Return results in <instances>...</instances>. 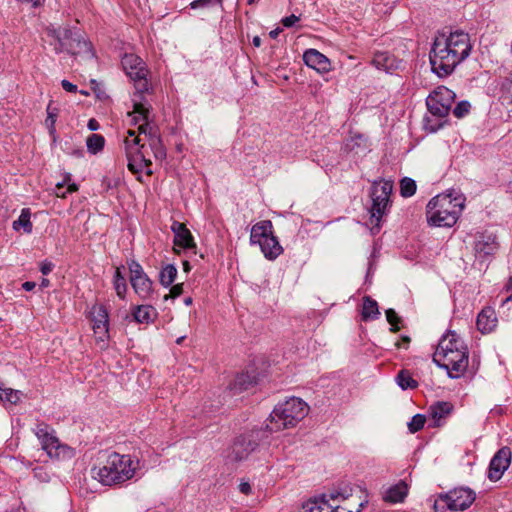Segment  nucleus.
<instances>
[{"label":"nucleus","mask_w":512,"mask_h":512,"mask_svg":"<svg viewBox=\"0 0 512 512\" xmlns=\"http://www.w3.org/2000/svg\"><path fill=\"white\" fill-rule=\"evenodd\" d=\"M471 51L472 43L468 33L461 30L438 32L429 54L431 69L439 77H446L469 57Z\"/></svg>","instance_id":"1"},{"label":"nucleus","mask_w":512,"mask_h":512,"mask_svg":"<svg viewBox=\"0 0 512 512\" xmlns=\"http://www.w3.org/2000/svg\"><path fill=\"white\" fill-rule=\"evenodd\" d=\"M91 469V476L102 485H118L130 480L135 475L139 462L130 455L111 452Z\"/></svg>","instance_id":"2"},{"label":"nucleus","mask_w":512,"mask_h":512,"mask_svg":"<svg viewBox=\"0 0 512 512\" xmlns=\"http://www.w3.org/2000/svg\"><path fill=\"white\" fill-rule=\"evenodd\" d=\"M352 497V488L348 485L333 488L306 501L300 512H361L367 505L368 500L364 499L356 503L355 506L342 504Z\"/></svg>","instance_id":"3"},{"label":"nucleus","mask_w":512,"mask_h":512,"mask_svg":"<svg viewBox=\"0 0 512 512\" xmlns=\"http://www.w3.org/2000/svg\"><path fill=\"white\" fill-rule=\"evenodd\" d=\"M464 198L461 195L439 194L433 197L426 206V217L429 225L436 227H452L464 209Z\"/></svg>","instance_id":"4"},{"label":"nucleus","mask_w":512,"mask_h":512,"mask_svg":"<svg viewBox=\"0 0 512 512\" xmlns=\"http://www.w3.org/2000/svg\"><path fill=\"white\" fill-rule=\"evenodd\" d=\"M46 34L53 39V42L50 44L54 46V51L57 54L67 52L72 55L94 57L91 43L84 38L83 33L79 29L49 26L46 28Z\"/></svg>","instance_id":"5"},{"label":"nucleus","mask_w":512,"mask_h":512,"mask_svg":"<svg viewBox=\"0 0 512 512\" xmlns=\"http://www.w3.org/2000/svg\"><path fill=\"white\" fill-rule=\"evenodd\" d=\"M308 410V405L302 399L291 397L275 406L266 428L275 432L295 427L308 414Z\"/></svg>","instance_id":"6"},{"label":"nucleus","mask_w":512,"mask_h":512,"mask_svg":"<svg viewBox=\"0 0 512 512\" xmlns=\"http://www.w3.org/2000/svg\"><path fill=\"white\" fill-rule=\"evenodd\" d=\"M455 93L445 86L435 88L427 97L426 105L432 116L439 118L433 121L430 117L424 118V128L426 131L434 133L442 126V119L448 116L451 106L455 100Z\"/></svg>","instance_id":"7"},{"label":"nucleus","mask_w":512,"mask_h":512,"mask_svg":"<svg viewBox=\"0 0 512 512\" xmlns=\"http://www.w3.org/2000/svg\"><path fill=\"white\" fill-rule=\"evenodd\" d=\"M475 492L468 487H459L439 494L434 502L435 512L464 511L475 501Z\"/></svg>","instance_id":"8"},{"label":"nucleus","mask_w":512,"mask_h":512,"mask_svg":"<svg viewBox=\"0 0 512 512\" xmlns=\"http://www.w3.org/2000/svg\"><path fill=\"white\" fill-rule=\"evenodd\" d=\"M42 449L50 458L64 460L74 456V450L66 444H62L55 434V430L45 423H39L33 429Z\"/></svg>","instance_id":"9"},{"label":"nucleus","mask_w":512,"mask_h":512,"mask_svg":"<svg viewBox=\"0 0 512 512\" xmlns=\"http://www.w3.org/2000/svg\"><path fill=\"white\" fill-rule=\"evenodd\" d=\"M121 65L126 75L133 81L136 94L142 95L149 91L148 70L145 62L139 56L133 53L125 54L122 57Z\"/></svg>","instance_id":"10"},{"label":"nucleus","mask_w":512,"mask_h":512,"mask_svg":"<svg viewBox=\"0 0 512 512\" xmlns=\"http://www.w3.org/2000/svg\"><path fill=\"white\" fill-rule=\"evenodd\" d=\"M392 189L393 183L389 180L374 182L371 187V222L375 223L377 226L390 206V195L392 193Z\"/></svg>","instance_id":"11"},{"label":"nucleus","mask_w":512,"mask_h":512,"mask_svg":"<svg viewBox=\"0 0 512 512\" xmlns=\"http://www.w3.org/2000/svg\"><path fill=\"white\" fill-rule=\"evenodd\" d=\"M468 355L466 346L463 349L455 346V350L444 353L439 359L433 358V362L440 368L445 369L450 378H459L468 367Z\"/></svg>","instance_id":"12"},{"label":"nucleus","mask_w":512,"mask_h":512,"mask_svg":"<svg viewBox=\"0 0 512 512\" xmlns=\"http://www.w3.org/2000/svg\"><path fill=\"white\" fill-rule=\"evenodd\" d=\"M87 317L92 323L95 340L100 349L107 346L109 338V314L102 304H94L90 307Z\"/></svg>","instance_id":"13"},{"label":"nucleus","mask_w":512,"mask_h":512,"mask_svg":"<svg viewBox=\"0 0 512 512\" xmlns=\"http://www.w3.org/2000/svg\"><path fill=\"white\" fill-rule=\"evenodd\" d=\"M260 431L239 436L231 447L228 458L233 461H242L246 459L258 446Z\"/></svg>","instance_id":"14"},{"label":"nucleus","mask_w":512,"mask_h":512,"mask_svg":"<svg viewBox=\"0 0 512 512\" xmlns=\"http://www.w3.org/2000/svg\"><path fill=\"white\" fill-rule=\"evenodd\" d=\"M512 451L509 447H502L492 457L489 468L488 478L490 481L496 482L501 479L504 472L511 464Z\"/></svg>","instance_id":"15"},{"label":"nucleus","mask_w":512,"mask_h":512,"mask_svg":"<svg viewBox=\"0 0 512 512\" xmlns=\"http://www.w3.org/2000/svg\"><path fill=\"white\" fill-rule=\"evenodd\" d=\"M139 134H144L148 138L149 146L157 160H162L166 157V150L156 128L148 123H144L139 127Z\"/></svg>","instance_id":"16"},{"label":"nucleus","mask_w":512,"mask_h":512,"mask_svg":"<svg viewBox=\"0 0 512 512\" xmlns=\"http://www.w3.org/2000/svg\"><path fill=\"white\" fill-rule=\"evenodd\" d=\"M476 325L482 334L493 332L498 325L496 311L490 306L484 307L477 316Z\"/></svg>","instance_id":"17"},{"label":"nucleus","mask_w":512,"mask_h":512,"mask_svg":"<svg viewBox=\"0 0 512 512\" xmlns=\"http://www.w3.org/2000/svg\"><path fill=\"white\" fill-rule=\"evenodd\" d=\"M171 230L174 233V245L182 249L196 248L193 236L185 224L173 222Z\"/></svg>","instance_id":"18"},{"label":"nucleus","mask_w":512,"mask_h":512,"mask_svg":"<svg viewBox=\"0 0 512 512\" xmlns=\"http://www.w3.org/2000/svg\"><path fill=\"white\" fill-rule=\"evenodd\" d=\"M133 111L127 113L131 125H140L144 123L149 124V115L151 106L148 103L142 102L141 95L139 94V100H133Z\"/></svg>","instance_id":"19"},{"label":"nucleus","mask_w":512,"mask_h":512,"mask_svg":"<svg viewBox=\"0 0 512 512\" xmlns=\"http://www.w3.org/2000/svg\"><path fill=\"white\" fill-rule=\"evenodd\" d=\"M453 405L450 402L438 401L429 408V417L433 427H440L445 423L446 418L451 414Z\"/></svg>","instance_id":"20"},{"label":"nucleus","mask_w":512,"mask_h":512,"mask_svg":"<svg viewBox=\"0 0 512 512\" xmlns=\"http://www.w3.org/2000/svg\"><path fill=\"white\" fill-rule=\"evenodd\" d=\"M455 346L459 349H463L465 344L455 332L449 331L440 339L436 351L433 354V358L439 359L444 353L455 350Z\"/></svg>","instance_id":"21"},{"label":"nucleus","mask_w":512,"mask_h":512,"mask_svg":"<svg viewBox=\"0 0 512 512\" xmlns=\"http://www.w3.org/2000/svg\"><path fill=\"white\" fill-rule=\"evenodd\" d=\"M303 60L308 67L318 72H327L330 70V61L316 49H308L303 54Z\"/></svg>","instance_id":"22"},{"label":"nucleus","mask_w":512,"mask_h":512,"mask_svg":"<svg viewBox=\"0 0 512 512\" xmlns=\"http://www.w3.org/2000/svg\"><path fill=\"white\" fill-rule=\"evenodd\" d=\"M372 64L378 69L391 73L400 67L401 61L394 55L387 52L375 53L372 58Z\"/></svg>","instance_id":"23"},{"label":"nucleus","mask_w":512,"mask_h":512,"mask_svg":"<svg viewBox=\"0 0 512 512\" xmlns=\"http://www.w3.org/2000/svg\"><path fill=\"white\" fill-rule=\"evenodd\" d=\"M259 246L265 258L268 260H275L283 252L282 246L277 237L273 234V229L271 230V234L268 235Z\"/></svg>","instance_id":"24"},{"label":"nucleus","mask_w":512,"mask_h":512,"mask_svg":"<svg viewBox=\"0 0 512 512\" xmlns=\"http://www.w3.org/2000/svg\"><path fill=\"white\" fill-rule=\"evenodd\" d=\"M273 229L272 222L270 220H263L254 224L251 228L250 233V244L260 245L268 235L271 234Z\"/></svg>","instance_id":"25"},{"label":"nucleus","mask_w":512,"mask_h":512,"mask_svg":"<svg viewBox=\"0 0 512 512\" xmlns=\"http://www.w3.org/2000/svg\"><path fill=\"white\" fill-rule=\"evenodd\" d=\"M132 316L137 323L149 324L155 320L157 311L151 305H138L133 309Z\"/></svg>","instance_id":"26"},{"label":"nucleus","mask_w":512,"mask_h":512,"mask_svg":"<svg viewBox=\"0 0 512 512\" xmlns=\"http://www.w3.org/2000/svg\"><path fill=\"white\" fill-rule=\"evenodd\" d=\"M496 249L497 242L493 235H481L475 243V250L483 255H491Z\"/></svg>","instance_id":"27"},{"label":"nucleus","mask_w":512,"mask_h":512,"mask_svg":"<svg viewBox=\"0 0 512 512\" xmlns=\"http://www.w3.org/2000/svg\"><path fill=\"white\" fill-rule=\"evenodd\" d=\"M255 384H256L255 376L248 372H244V373L238 374L235 377L230 388L235 393H239V392L249 389L250 387L254 386Z\"/></svg>","instance_id":"28"},{"label":"nucleus","mask_w":512,"mask_h":512,"mask_svg":"<svg viewBox=\"0 0 512 512\" xmlns=\"http://www.w3.org/2000/svg\"><path fill=\"white\" fill-rule=\"evenodd\" d=\"M407 493H408L407 485L404 482H400V483L390 487L386 491L383 499L386 502L398 503V502H402L404 500Z\"/></svg>","instance_id":"29"},{"label":"nucleus","mask_w":512,"mask_h":512,"mask_svg":"<svg viewBox=\"0 0 512 512\" xmlns=\"http://www.w3.org/2000/svg\"><path fill=\"white\" fill-rule=\"evenodd\" d=\"M135 293L143 299H147L152 293V281L146 275L138 279H130Z\"/></svg>","instance_id":"30"},{"label":"nucleus","mask_w":512,"mask_h":512,"mask_svg":"<svg viewBox=\"0 0 512 512\" xmlns=\"http://www.w3.org/2000/svg\"><path fill=\"white\" fill-rule=\"evenodd\" d=\"M380 315L377 302L369 296L364 297L362 319L364 321L377 319Z\"/></svg>","instance_id":"31"},{"label":"nucleus","mask_w":512,"mask_h":512,"mask_svg":"<svg viewBox=\"0 0 512 512\" xmlns=\"http://www.w3.org/2000/svg\"><path fill=\"white\" fill-rule=\"evenodd\" d=\"M126 158L135 157L137 154H144V144H141L139 137H132L123 140Z\"/></svg>","instance_id":"32"},{"label":"nucleus","mask_w":512,"mask_h":512,"mask_svg":"<svg viewBox=\"0 0 512 512\" xmlns=\"http://www.w3.org/2000/svg\"><path fill=\"white\" fill-rule=\"evenodd\" d=\"M31 212L29 208H23L21 210L20 216L17 220L13 222V229L18 231L21 228L25 233H31L33 229L32 222L30 220Z\"/></svg>","instance_id":"33"},{"label":"nucleus","mask_w":512,"mask_h":512,"mask_svg":"<svg viewBox=\"0 0 512 512\" xmlns=\"http://www.w3.org/2000/svg\"><path fill=\"white\" fill-rule=\"evenodd\" d=\"M177 276V268L173 264L163 266L159 273V281L162 286L169 287L175 281Z\"/></svg>","instance_id":"34"},{"label":"nucleus","mask_w":512,"mask_h":512,"mask_svg":"<svg viewBox=\"0 0 512 512\" xmlns=\"http://www.w3.org/2000/svg\"><path fill=\"white\" fill-rule=\"evenodd\" d=\"M396 382L403 390L415 389L418 387V382L411 376L407 370H401L396 376Z\"/></svg>","instance_id":"35"},{"label":"nucleus","mask_w":512,"mask_h":512,"mask_svg":"<svg viewBox=\"0 0 512 512\" xmlns=\"http://www.w3.org/2000/svg\"><path fill=\"white\" fill-rule=\"evenodd\" d=\"M113 285L117 296L121 299H124L127 292V284L126 279L122 274L120 268H117L114 273Z\"/></svg>","instance_id":"36"},{"label":"nucleus","mask_w":512,"mask_h":512,"mask_svg":"<svg viewBox=\"0 0 512 512\" xmlns=\"http://www.w3.org/2000/svg\"><path fill=\"white\" fill-rule=\"evenodd\" d=\"M105 144V139L100 134H91L86 140L87 149L92 154L100 152Z\"/></svg>","instance_id":"37"},{"label":"nucleus","mask_w":512,"mask_h":512,"mask_svg":"<svg viewBox=\"0 0 512 512\" xmlns=\"http://www.w3.org/2000/svg\"><path fill=\"white\" fill-rule=\"evenodd\" d=\"M71 180L70 175H66L63 182L57 183L55 186V195L60 198H65L67 194L76 192L78 190V186L75 183L68 184L66 190H64L65 185Z\"/></svg>","instance_id":"38"},{"label":"nucleus","mask_w":512,"mask_h":512,"mask_svg":"<svg viewBox=\"0 0 512 512\" xmlns=\"http://www.w3.org/2000/svg\"><path fill=\"white\" fill-rule=\"evenodd\" d=\"M127 161V167L133 174H140L145 169V154H137Z\"/></svg>","instance_id":"39"},{"label":"nucleus","mask_w":512,"mask_h":512,"mask_svg":"<svg viewBox=\"0 0 512 512\" xmlns=\"http://www.w3.org/2000/svg\"><path fill=\"white\" fill-rule=\"evenodd\" d=\"M416 188V182L412 178L404 177L400 181V194L405 198L413 196Z\"/></svg>","instance_id":"40"},{"label":"nucleus","mask_w":512,"mask_h":512,"mask_svg":"<svg viewBox=\"0 0 512 512\" xmlns=\"http://www.w3.org/2000/svg\"><path fill=\"white\" fill-rule=\"evenodd\" d=\"M426 423V417L422 414H416L412 417L411 421L408 423V428L411 433H416L420 431Z\"/></svg>","instance_id":"41"},{"label":"nucleus","mask_w":512,"mask_h":512,"mask_svg":"<svg viewBox=\"0 0 512 512\" xmlns=\"http://www.w3.org/2000/svg\"><path fill=\"white\" fill-rule=\"evenodd\" d=\"M470 108L471 105L468 101H461L454 107L452 112L456 118L460 119L465 117L469 113Z\"/></svg>","instance_id":"42"},{"label":"nucleus","mask_w":512,"mask_h":512,"mask_svg":"<svg viewBox=\"0 0 512 512\" xmlns=\"http://www.w3.org/2000/svg\"><path fill=\"white\" fill-rule=\"evenodd\" d=\"M128 267L130 270V279H138V277L140 278L146 276L142 266L137 261L131 260L128 262Z\"/></svg>","instance_id":"43"},{"label":"nucleus","mask_w":512,"mask_h":512,"mask_svg":"<svg viewBox=\"0 0 512 512\" xmlns=\"http://www.w3.org/2000/svg\"><path fill=\"white\" fill-rule=\"evenodd\" d=\"M386 318L389 324L391 325V331L397 332L399 331L400 327L398 326V323L400 322V318L398 317L397 313L393 309L386 310Z\"/></svg>","instance_id":"44"},{"label":"nucleus","mask_w":512,"mask_h":512,"mask_svg":"<svg viewBox=\"0 0 512 512\" xmlns=\"http://www.w3.org/2000/svg\"><path fill=\"white\" fill-rule=\"evenodd\" d=\"M220 3H221V0H194L193 2L190 3V7L192 9L209 8L211 6H214V5H217Z\"/></svg>","instance_id":"45"},{"label":"nucleus","mask_w":512,"mask_h":512,"mask_svg":"<svg viewBox=\"0 0 512 512\" xmlns=\"http://www.w3.org/2000/svg\"><path fill=\"white\" fill-rule=\"evenodd\" d=\"M47 118H46V125L51 129L53 130L54 129V124L56 122V117H57V113H56V109H53L51 107V105L49 104L48 107H47Z\"/></svg>","instance_id":"46"},{"label":"nucleus","mask_w":512,"mask_h":512,"mask_svg":"<svg viewBox=\"0 0 512 512\" xmlns=\"http://www.w3.org/2000/svg\"><path fill=\"white\" fill-rule=\"evenodd\" d=\"M298 21H299V17L292 14L290 16L284 17L281 20V23L283 24V26L289 28V27L294 26Z\"/></svg>","instance_id":"47"},{"label":"nucleus","mask_w":512,"mask_h":512,"mask_svg":"<svg viewBox=\"0 0 512 512\" xmlns=\"http://www.w3.org/2000/svg\"><path fill=\"white\" fill-rule=\"evenodd\" d=\"M54 264L51 261L45 260L40 264V271L43 275H48L54 269Z\"/></svg>","instance_id":"48"},{"label":"nucleus","mask_w":512,"mask_h":512,"mask_svg":"<svg viewBox=\"0 0 512 512\" xmlns=\"http://www.w3.org/2000/svg\"><path fill=\"white\" fill-rule=\"evenodd\" d=\"M33 472H34V477H36L40 481H42V482L48 481L49 476H48L47 472L44 471L43 468H41V467L35 468L33 470Z\"/></svg>","instance_id":"49"},{"label":"nucleus","mask_w":512,"mask_h":512,"mask_svg":"<svg viewBox=\"0 0 512 512\" xmlns=\"http://www.w3.org/2000/svg\"><path fill=\"white\" fill-rule=\"evenodd\" d=\"M503 90L511 96L512 99V73L509 74L508 77L505 78L502 83Z\"/></svg>","instance_id":"50"},{"label":"nucleus","mask_w":512,"mask_h":512,"mask_svg":"<svg viewBox=\"0 0 512 512\" xmlns=\"http://www.w3.org/2000/svg\"><path fill=\"white\" fill-rule=\"evenodd\" d=\"M182 293H183V284L182 283L176 284V285L172 286L170 289V296L172 298H176V297L180 296Z\"/></svg>","instance_id":"51"},{"label":"nucleus","mask_w":512,"mask_h":512,"mask_svg":"<svg viewBox=\"0 0 512 512\" xmlns=\"http://www.w3.org/2000/svg\"><path fill=\"white\" fill-rule=\"evenodd\" d=\"M61 85H62L63 89L66 90L67 92H76L77 91V86L75 84L69 82L68 80H62Z\"/></svg>","instance_id":"52"},{"label":"nucleus","mask_w":512,"mask_h":512,"mask_svg":"<svg viewBox=\"0 0 512 512\" xmlns=\"http://www.w3.org/2000/svg\"><path fill=\"white\" fill-rule=\"evenodd\" d=\"M239 490L241 493L245 495H249L251 493V485L248 482H241L239 484Z\"/></svg>","instance_id":"53"},{"label":"nucleus","mask_w":512,"mask_h":512,"mask_svg":"<svg viewBox=\"0 0 512 512\" xmlns=\"http://www.w3.org/2000/svg\"><path fill=\"white\" fill-rule=\"evenodd\" d=\"M410 343V338L408 336H402L401 341L396 343V346L398 348L404 347L407 348L408 344Z\"/></svg>","instance_id":"54"},{"label":"nucleus","mask_w":512,"mask_h":512,"mask_svg":"<svg viewBox=\"0 0 512 512\" xmlns=\"http://www.w3.org/2000/svg\"><path fill=\"white\" fill-rule=\"evenodd\" d=\"M36 286V283L35 282H32V281H26L22 284V288L25 290V291H32Z\"/></svg>","instance_id":"55"},{"label":"nucleus","mask_w":512,"mask_h":512,"mask_svg":"<svg viewBox=\"0 0 512 512\" xmlns=\"http://www.w3.org/2000/svg\"><path fill=\"white\" fill-rule=\"evenodd\" d=\"M89 130L96 131L99 128V124L95 119H90L87 124Z\"/></svg>","instance_id":"56"},{"label":"nucleus","mask_w":512,"mask_h":512,"mask_svg":"<svg viewBox=\"0 0 512 512\" xmlns=\"http://www.w3.org/2000/svg\"><path fill=\"white\" fill-rule=\"evenodd\" d=\"M252 44L255 46V47H260L261 44H262V40L259 36H254L253 37V40H252Z\"/></svg>","instance_id":"57"},{"label":"nucleus","mask_w":512,"mask_h":512,"mask_svg":"<svg viewBox=\"0 0 512 512\" xmlns=\"http://www.w3.org/2000/svg\"><path fill=\"white\" fill-rule=\"evenodd\" d=\"M132 137H139L134 130L129 129L127 131V136L124 139L132 138Z\"/></svg>","instance_id":"58"},{"label":"nucleus","mask_w":512,"mask_h":512,"mask_svg":"<svg viewBox=\"0 0 512 512\" xmlns=\"http://www.w3.org/2000/svg\"><path fill=\"white\" fill-rule=\"evenodd\" d=\"M279 33H280V29L277 28V29H274V30L270 31L269 35H270L271 38L275 39L278 36Z\"/></svg>","instance_id":"59"},{"label":"nucleus","mask_w":512,"mask_h":512,"mask_svg":"<svg viewBox=\"0 0 512 512\" xmlns=\"http://www.w3.org/2000/svg\"><path fill=\"white\" fill-rule=\"evenodd\" d=\"M183 269L185 272H189L191 269L190 263L188 261L183 262Z\"/></svg>","instance_id":"60"},{"label":"nucleus","mask_w":512,"mask_h":512,"mask_svg":"<svg viewBox=\"0 0 512 512\" xmlns=\"http://www.w3.org/2000/svg\"><path fill=\"white\" fill-rule=\"evenodd\" d=\"M50 284V281L46 278H43L41 281V287H48Z\"/></svg>","instance_id":"61"},{"label":"nucleus","mask_w":512,"mask_h":512,"mask_svg":"<svg viewBox=\"0 0 512 512\" xmlns=\"http://www.w3.org/2000/svg\"><path fill=\"white\" fill-rule=\"evenodd\" d=\"M192 302H193V300H192V298H191V297H187V298H185V299H184V303H185V305H187V306L191 305V304H192Z\"/></svg>","instance_id":"62"},{"label":"nucleus","mask_w":512,"mask_h":512,"mask_svg":"<svg viewBox=\"0 0 512 512\" xmlns=\"http://www.w3.org/2000/svg\"><path fill=\"white\" fill-rule=\"evenodd\" d=\"M152 162L150 159L145 157V168H149L151 166Z\"/></svg>","instance_id":"63"},{"label":"nucleus","mask_w":512,"mask_h":512,"mask_svg":"<svg viewBox=\"0 0 512 512\" xmlns=\"http://www.w3.org/2000/svg\"><path fill=\"white\" fill-rule=\"evenodd\" d=\"M508 190H509L510 192H512V182H510V183H509V185H508Z\"/></svg>","instance_id":"64"}]
</instances>
